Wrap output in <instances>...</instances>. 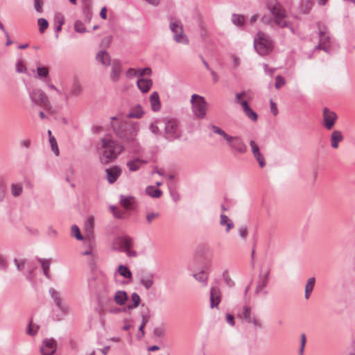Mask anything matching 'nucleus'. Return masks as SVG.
I'll list each match as a JSON object with an SVG mask.
<instances>
[{
  "label": "nucleus",
  "mask_w": 355,
  "mask_h": 355,
  "mask_svg": "<svg viewBox=\"0 0 355 355\" xmlns=\"http://www.w3.org/2000/svg\"><path fill=\"white\" fill-rule=\"evenodd\" d=\"M150 101L152 110L155 111V92L151 93L150 96Z\"/></svg>",
  "instance_id": "e2e57ef3"
},
{
  "label": "nucleus",
  "mask_w": 355,
  "mask_h": 355,
  "mask_svg": "<svg viewBox=\"0 0 355 355\" xmlns=\"http://www.w3.org/2000/svg\"><path fill=\"white\" fill-rule=\"evenodd\" d=\"M110 209H111L113 215L114 216V217L118 218H123V216H124V212L123 211H122L121 210H119L114 206H111Z\"/></svg>",
  "instance_id": "09e8293b"
},
{
  "label": "nucleus",
  "mask_w": 355,
  "mask_h": 355,
  "mask_svg": "<svg viewBox=\"0 0 355 355\" xmlns=\"http://www.w3.org/2000/svg\"><path fill=\"white\" fill-rule=\"evenodd\" d=\"M39 31L41 33H44L49 26L48 21L44 18H40L37 20Z\"/></svg>",
  "instance_id": "58836bf2"
},
{
  "label": "nucleus",
  "mask_w": 355,
  "mask_h": 355,
  "mask_svg": "<svg viewBox=\"0 0 355 355\" xmlns=\"http://www.w3.org/2000/svg\"><path fill=\"white\" fill-rule=\"evenodd\" d=\"M140 282L146 288H149L153 284V277L148 275H142L140 278Z\"/></svg>",
  "instance_id": "e433bc0d"
},
{
  "label": "nucleus",
  "mask_w": 355,
  "mask_h": 355,
  "mask_svg": "<svg viewBox=\"0 0 355 355\" xmlns=\"http://www.w3.org/2000/svg\"><path fill=\"white\" fill-rule=\"evenodd\" d=\"M37 73L38 78L42 79V78H46L49 76V71L48 68L45 67H38L37 68Z\"/></svg>",
  "instance_id": "ea45409f"
},
{
  "label": "nucleus",
  "mask_w": 355,
  "mask_h": 355,
  "mask_svg": "<svg viewBox=\"0 0 355 355\" xmlns=\"http://www.w3.org/2000/svg\"><path fill=\"white\" fill-rule=\"evenodd\" d=\"M320 42L315 46L316 49H322L325 52L330 51V37L327 33V28L323 27L322 29L320 28L319 31Z\"/></svg>",
  "instance_id": "ddd939ff"
},
{
  "label": "nucleus",
  "mask_w": 355,
  "mask_h": 355,
  "mask_svg": "<svg viewBox=\"0 0 355 355\" xmlns=\"http://www.w3.org/2000/svg\"><path fill=\"white\" fill-rule=\"evenodd\" d=\"M96 59L104 66H109L111 63L110 56L106 51H100L96 54Z\"/></svg>",
  "instance_id": "412c9836"
},
{
  "label": "nucleus",
  "mask_w": 355,
  "mask_h": 355,
  "mask_svg": "<svg viewBox=\"0 0 355 355\" xmlns=\"http://www.w3.org/2000/svg\"><path fill=\"white\" fill-rule=\"evenodd\" d=\"M28 95L33 105H37L44 109H49L50 107L48 96L42 89L35 88L28 90Z\"/></svg>",
  "instance_id": "0eeeda50"
},
{
  "label": "nucleus",
  "mask_w": 355,
  "mask_h": 355,
  "mask_svg": "<svg viewBox=\"0 0 355 355\" xmlns=\"http://www.w3.org/2000/svg\"><path fill=\"white\" fill-rule=\"evenodd\" d=\"M121 168L118 166H113L105 169L106 179L110 184L114 183L121 175Z\"/></svg>",
  "instance_id": "dca6fc26"
},
{
  "label": "nucleus",
  "mask_w": 355,
  "mask_h": 355,
  "mask_svg": "<svg viewBox=\"0 0 355 355\" xmlns=\"http://www.w3.org/2000/svg\"><path fill=\"white\" fill-rule=\"evenodd\" d=\"M14 263L15 264L17 269L19 271H22L25 266V259L19 260L17 259H14Z\"/></svg>",
  "instance_id": "8fccbe9b"
},
{
  "label": "nucleus",
  "mask_w": 355,
  "mask_h": 355,
  "mask_svg": "<svg viewBox=\"0 0 355 355\" xmlns=\"http://www.w3.org/2000/svg\"><path fill=\"white\" fill-rule=\"evenodd\" d=\"M42 355H53L56 351V342L53 339L46 338L41 347Z\"/></svg>",
  "instance_id": "2eb2a0df"
},
{
  "label": "nucleus",
  "mask_w": 355,
  "mask_h": 355,
  "mask_svg": "<svg viewBox=\"0 0 355 355\" xmlns=\"http://www.w3.org/2000/svg\"><path fill=\"white\" fill-rule=\"evenodd\" d=\"M117 272L121 276H122L128 279H130V281L132 280V272L126 266L119 265L118 267Z\"/></svg>",
  "instance_id": "a878e982"
},
{
  "label": "nucleus",
  "mask_w": 355,
  "mask_h": 355,
  "mask_svg": "<svg viewBox=\"0 0 355 355\" xmlns=\"http://www.w3.org/2000/svg\"><path fill=\"white\" fill-rule=\"evenodd\" d=\"M146 193L152 198H155V187L153 186H148L146 189Z\"/></svg>",
  "instance_id": "052dcab7"
},
{
  "label": "nucleus",
  "mask_w": 355,
  "mask_h": 355,
  "mask_svg": "<svg viewBox=\"0 0 355 355\" xmlns=\"http://www.w3.org/2000/svg\"><path fill=\"white\" fill-rule=\"evenodd\" d=\"M111 127L116 136L129 145L133 151L139 150V144L137 140V135L139 130L138 122L111 123Z\"/></svg>",
  "instance_id": "f257e3e1"
},
{
  "label": "nucleus",
  "mask_w": 355,
  "mask_h": 355,
  "mask_svg": "<svg viewBox=\"0 0 355 355\" xmlns=\"http://www.w3.org/2000/svg\"><path fill=\"white\" fill-rule=\"evenodd\" d=\"M250 146L251 147L252 153L254 157L255 155L261 153H260V150H259V146L257 144V143L254 141L250 140Z\"/></svg>",
  "instance_id": "de8ad7c7"
},
{
  "label": "nucleus",
  "mask_w": 355,
  "mask_h": 355,
  "mask_svg": "<svg viewBox=\"0 0 355 355\" xmlns=\"http://www.w3.org/2000/svg\"><path fill=\"white\" fill-rule=\"evenodd\" d=\"M101 142L99 159L103 164L114 161L124 149L123 146L110 137L101 138Z\"/></svg>",
  "instance_id": "f03ea898"
},
{
  "label": "nucleus",
  "mask_w": 355,
  "mask_h": 355,
  "mask_svg": "<svg viewBox=\"0 0 355 355\" xmlns=\"http://www.w3.org/2000/svg\"><path fill=\"white\" fill-rule=\"evenodd\" d=\"M146 320L145 319V317L143 316L142 322H141V325L139 326V333L137 336L138 339H141L144 336V326L146 324Z\"/></svg>",
  "instance_id": "6e6d98bb"
},
{
  "label": "nucleus",
  "mask_w": 355,
  "mask_h": 355,
  "mask_svg": "<svg viewBox=\"0 0 355 355\" xmlns=\"http://www.w3.org/2000/svg\"><path fill=\"white\" fill-rule=\"evenodd\" d=\"M210 128L214 133L222 136L226 140V141L230 140L231 136L227 135L223 130H222L219 127L215 125H210Z\"/></svg>",
  "instance_id": "c9c22d12"
},
{
  "label": "nucleus",
  "mask_w": 355,
  "mask_h": 355,
  "mask_svg": "<svg viewBox=\"0 0 355 355\" xmlns=\"http://www.w3.org/2000/svg\"><path fill=\"white\" fill-rule=\"evenodd\" d=\"M126 76L128 77V78H133V77H137V70L135 69H129L127 71H126Z\"/></svg>",
  "instance_id": "0e129e2a"
},
{
  "label": "nucleus",
  "mask_w": 355,
  "mask_h": 355,
  "mask_svg": "<svg viewBox=\"0 0 355 355\" xmlns=\"http://www.w3.org/2000/svg\"><path fill=\"white\" fill-rule=\"evenodd\" d=\"M232 22L236 26H241L244 22V17L241 15L234 14L232 17Z\"/></svg>",
  "instance_id": "a18cd8bd"
},
{
  "label": "nucleus",
  "mask_w": 355,
  "mask_h": 355,
  "mask_svg": "<svg viewBox=\"0 0 355 355\" xmlns=\"http://www.w3.org/2000/svg\"><path fill=\"white\" fill-rule=\"evenodd\" d=\"M285 83H286L285 80L282 76L278 75L275 77V87L277 89H279V88H281L282 86H284L285 85Z\"/></svg>",
  "instance_id": "49530a36"
},
{
  "label": "nucleus",
  "mask_w": 355,
  "mask_h": 355,
  "mask_svg": "<svg viewBox=\"0 0 355 355\" xmlns=\"http://www.w3.org/2000/svg\"><path fill=\"white\" fill-rule=\"evenodd\" d=\"M140 301L141 299L139 295L136 293H133L131 295V302L132 304L127 305L123 309V311L124 312H129L130 310L137 308L139 306Z\"/></svg>",
  "instance_id": "b1692460"
},
{
  "label": "nucleus",
  "mask_w": 355,
  "mask_h": 355,
  "mask_svg": "<svg viewBox=\"0 0 355 355\" xmlns=\"http://www.w3.org/2000/svg\"><path fill=\"white\" fill-rule=\"evenodd\" d=\"M38 329L39 326L33 324L32 320H31L27 328V334L30 336H35L37 334Z\"/></svg>",
  "instance_id": "c03bdc74"
},
{
  "label": "nucleus",
  "mask_w": 355,
  "mask_h": 355,
  "mask_svg": "<svg viewBox=\"0 0 355 355\" xmlns=\"http://www.w3.org/2000/svg\"><path fill=\"white\" fill-rule=\"evenodd\" d=\"M315 282V277H310L307 281V283L305 286L304 293V297L306 300L309 299L310 297L311 293H312L314 288Z\"/></svg>",
  "instance_id": "cd10ccee"
},
{
  "label": "nucleus",
  "mask_w": 355,
  "mask_h": 355,
  "mask_svg": "<svg viewBox=\"0 0 355 355\" xmlns=\"http://www.w3.org/2000/svg\"><path fill=\"white\" fill-rule=\"evenodd\" d=\"M137 85L140 91L143 93L147 92L152 85V81L150 79L140 78L137 81Z\"/></svg>",
  "instance_id": "4be33fe9"
},
{
  "label": "nucleus",
  "mask_w": 355,
  "mask_h": 355,
  "mask_svg": "<svg viewBox=\"0 0 355 355\" xmlns=\"http://www.w3.org/2000/svg\"><path fill=\"white\" fill-rule=\"evenodd\" d=\"M238 317L243 319L248 323H252L254 327H260L261 323L254 316L252 315L251 308L248 306H244L242 311L238 314Z\"/></svg>",
  "instance_id": "9b49d317"
},
{
  "label": "nucleus",
  "mask_w": 355,
  "mask_h": 355,
  "mask_svg": "<svg viewBox=\"0 0 355 355\" xmlns=\"http://www.w3.org/2000/svg\"><path fill=\"white\" fill-rule=\"evenodd\" d=\"M239 234L240 236L243 238V239H245L246 236H247V234H248V230H247V228L245 227H241L239 228Z\"/></svg>",
  "instance_id": "774afa93"
},
{
  "label": "nucleus",
  "mask_w": 355,
  "mask_h": 355,
  "mask_svg": "<svg viewBox=\"0 0 355 355\" xmlns=\"http://www.w3.org/2000/svg\"><path fill=\"white\" fill-rule=\"evenodd\" d=\"M83 13L85 17V21L87 23H89L92 18V11L91 8H84Z\"/></svg>",
  "instance_id": "3c124183"
},
{
  "label": "nucleus",
  "mask_w": 355,
  "mask_h": 355,
  "mask_svg": "<svg viewBox=\"0 0 355 355\" xmlns=\"http://www.w3.org/2000/svg\"><path fill=\"white\" fill-rule=\"evenodd\" d=\"M43 0H34V8L37 12H42L43 9Z\"/></svg>",
  "instance_id": "5fc2aeb1"
},
{
  "label": "nucleus",
  "mask_w": 355,
  "mask_h": 355,
  "mask_svg": "<svg viewBox=\"0 0 355 355\" xmlns=\"http://www.w3.org/2000/svg\"><path fill=\"white\" fill-rule=\"evenodd\" d=\"M151 70L150 68L138 69H137V78H143L144 76L150 73Z\"/></svg>",
  "instance_id": "864d4df0"
},
{
  "label": "nucleus",
  "mask_w": 355,
  "mask_h": 355,
  "mask_svg": "<svg viewBox=\"0 0 355 355\" xmlns=\"http://www.w3.org/2000/svg\"><path fill=\"white\" fill-rule=\"evenodd\" d=\"M254 47L260 55H266L272 51L273 42L269 35L259 31L254 39Z\"/></svg>",
  "instance_id": "20e7f679"
},
{
  "label": "nucleus",
  "mask_w": 355,
  "mask_h": 355,
  "mask_svg": "<svg viewBox=\"0 0 355 355\" xmlns=\"http://www.w3.org/2000/svg\"><path fill=\"white\" fill-rule=\"evenodd\" d=\"M305 344H306V336H305L304 334H302L301 335V346H300V348L299 349V354L300 355H303Z\"/></svg>",
  "instance_id": "13d9d810"
},
{
  "label": "nucleus",
  "mask_w": 355,
  "mask_h": 355,
  "mask_svg": "<svg viewBox=\"0 0 355 355\" xmlns=\"http://www.w3.org/2000/svg\"><path fill=\"white\" fill-rule=\"evenodd\" d=\"M164 123V137L168 140L173 141L181 136L180 122L175 118H166L163 120Z\"/></svg>",
  "instance_id": "39448f33"
},
{
  "label": "nucleus",
  "mask_w": 355,
  "mask_h": 355,
  "mask_svg": "<svg viewBox=\"0 0 355 355\" xmlns=\"http://www.w3.org/2000/svg\"><path fill=\"white\" fill-rule=\"evenodd\" d=\"M220 224L221 225H226V232H229L234 227L232 221L225 214L220 215Z\"/></svg>",
  "instance_id": "2f4dec72"
},
{
  "label": "nucleus",
  "mask_w": 355,
  "mask_h": 355,
  "mask_svg": "<svg viewBox=\"0 0 355 355\" xmlns=\"http://www.w3.org/2000/svg\"><path fill=\"white\" fill-rule=\"evenodd\" d=\"M114 300L115 302L119 305L125 304V302L128 300L127 293L124 291H118L116 292Z\"/></svg>",
  "instance_id": "393cba45"
},
{
  "label": "nucleus",
  "mask_w": 355,
  "mask_h": 355,
  "mask_svg": "<svg viewBox=\"0 0 355 355\" xmlns=\"http://www.w3.org/2000/svg\"><path fill=\"white\" fill-rule=\"evenodd\" d=\"M192 110L198 119H204L206 116L207 103L204 97L198 94H193L191 98Z\"/></svg>",
  "instance_id": "6e6552de"
},
{
  "label": "nucleus",
  "mask_w": 355,
  "mask_h": 355,
  "mask_svg": "<svg viewBox=\"0 0 355 355\" xmlns=\"http://www.w3.org/2000/svg\"><path fill=\"white\" fill-rule=\"evenodd\" d=\"M170 29L173 35V40L177 43L187 44L189 40L183 31V25L179 20H171L169 24Z\"/></svg>",
  "instance_id": "1a4fd4ad"
},
{
  "label": "nucleus",
  "mask_w": 355,
  "mask_h": 355,
  "mask_svg": "<svg viewBox=\"0 0 355 355\" xmlns=\"http://www.w3.org/2000/svg\"><path fill=\"white\" fill-rule=\"evenodd\" d=\"M16 71L18 73H25L26 71V67L19 60L16 64Z\"/></svg>",
  "instance_id": "bf43d9fd"
},
{
  "label": "nucleus",
  "mask_w": 355,
  "mask_h": 355,
  "mask_svg": "<svg viewBox=\"0 0 355 355\" xmlns=\"http://www.w3.org/2000/svg\"><path fill=\"white\" fill-rule=\"evenodd\" d=\"M49 143L51 145V150L55 154V155L58 156L60 153L59 148L57 144V141L54 136H51V138H49Z\"/></svg>",
  "instance_id": "4c0bfd02"
},
{
  "label": "nucleus",
  "mask_w": 355,
  "mask_h": 355,
  "mask_svg": "<svg viewBox=\"0 0 355 355\" xmlns=\"http://www.w3.org/2000/svg\"><path fill=\"white\" fill-rule=\"evenodd\" d=\"M270 110H271V112L275 115L276 116L278 113V109H277V107L275 104V103H274L272 100L270 101Z\"/></svg>",
  "instance_id": "69168bd1"
},
{
  "label": "nucleus",
  "mask_w": 355,
  "mask_h": 355,
  "mask_svg": "<svg viewBox=\"0 0 355 355\" xmlns=\"http://www.w3.org/2000/svg\"><path fill=\"white\" fill-rule=\"evenodd\" d=\"M323 125L327 130H331L337 119L336 114L327 107L323 109Z\"/></svg>",
  "instance_id": "f8f14e48"
},
{
  "label": "nucleus",
  "mask_w": 355,
  "mask_h": 355,
  "mask_svg": "<svg viewBox=\"0 0 355 355\" xmlns=\"http://www.w3.org/2000/svg\"><path fill=\"white\" fill-rule=\"evenodd\" d=\"M71 234L78 241L83 240V236H82L80 229L76 225H72L71 227Z\"/></svg>",
  "instance_id": "37998d69"
},
{
  "label": "nucleus",
  "mask_w": 355,
  "mask_h": 355,
  "mask_svg": "<svg viewBox=\"0 0 355 355\" xmlns=\"http://www.w3.org/2000/svg\"><path fill=\"white\" fill-rule=\"evenodd\" d=\"M121 67L117 62H114L112 65L110 77L112 81L117 82L120 78Z\"/></svg>",
  "instance_id": "5701e85b"
},
{
  "label": "nucleus",
  "mask_w": 355,
  "mask_h": 355,
  "mask_svg": "<svg viewBox=\"0 0 355 355\" xmlns=\"http://www.w3.org/2000/svg\"><path fill=\"white\" fill-rule=\"evenodd\" d=\"M229 146L239 153H245L247 151V146L239 137H230L227 141Z\"/></svg>",
  "instance_id": "4468645a"
},
{
  "label": "nucleus",
  "mask_w": 355,
  "mask_h": 355,
  "mask_svg": "<svg viewBox=\"0 0 355 355\" xmlns=\"http://www.w3.org/2000/svg\"><path fill=\"white\" fill-rule=\"evenodd\" d=\"M82 92V87L80 83L77 81H75L70 89L69 96H78Z\"/></svg>",
  "instance_id": "473e14b6"
},
{
  "label": "nucleus",
  "mask_w": 355,
  "mask_h": 355,
  "mask_svg": "<svg viewBox=\"0 0 355 355\" xmlns=\"http://www.w3.org/2000/svg\"><path fill=\"white\" fill-rule=\"evenodd\" d=\"M312 5H313V3L311 1H306L305 2L304 6L303 4L302 5L301 9H302V12L304 14L309 13L310 10L311 9Z\"/></svg>",
  "instance_id": "603ef678"
},
{
  "label": "nucleus",
  "mask_w": 355,
  "mask_h": 355,
  "mask_svg": "<svg viewBox=\"0 0 355 355\" xmlns=\"http://www.w3.org/2000/svg\"><path fill=\"white\" fill-rule=\"evenodd\" d=\"M49 293L51 295V297L53 300L55 306L60 311L62 314V317L58 318V320H61L63 316H65L69 313V306L64 302L63 297H62L60 292L57 291L53 288H50L49 290Z\"/></svg>",
  "instance_id": "9d476101"
},
{
  "label": "nucleus",
  "mask_w": 355,
  "mask_h": 355,
  "mask_svg": "<svg viewBox=\"0 0 355 355\" xmlns=\"http://www.w3.org/2000/svg\"><path fill=\"white\" fill-rule=\"evenodd\" d=\"M193 277L198 282L207 284V276L204 273V272H200L199 273L193 274Z\"/></svg>",
  "instance_id": "79ce46f5"
},
{
  "label": "nucleus",
  "mask_w": 355,
  "mask_h": 355,
  "mask_svg": "<svg viewBox=\"0 0 355 355\" xmlns=\"http://www.w3.org/2000/svg\"><path fill=\"white\" fill-rule=\"evenodd\" d=\"M144 112L142 111L141 107L137 105L132 108L130 112L127 114L128 118H135L139 119L142 116Z\"/></svg>",
  "instance_id": "7c9ffc66"
},
{
  "label": "nucleus",
  "mask_w": 355,
  "mask_h": 355,
  "mask_svg": "<svg viewBox=\"0 0 355 355\" xmlns=\"http://www.w3.org/2000/svg\"><path fill=\"white\" fill-rule=\"evenodd\" d=\"M266 6L272 14L277 26L280 28L288 27L294 33L291 24L286 20V13L282 6L277 0H268Z\"/></svg>",
  "instance_id": "7ed1b4c3"
},
{
  "label": "nucleus",
  "mask_w": 355,
  "mask_h": 355,
  "mask_svg": "<svg viewBox=\"0 0 355 355\" xmlns=\"http://www.w3.org/2000/svg\"><path fill=\"white\" fill-rule=\"evenodd\" d=\"M221 292L218 287H211L210 289V308L218 309L221 301Z\"/></svg>",
  "instance_id": "f3484780"
},
{
  "label": "nucleus",
  "mask_w": 355,
  "mask_h": 355,
  "mask_svg": "<svg viewBox=\"0 0 355 355\" xmlns=\"http://www.w3.org/2000/svg\"><path fill=\"white\" fill-rule=\"evenodd\" d=\"M343 140V136L340 130H334L331 132L330 141H331V146L336 149L338 148L339 142Z\"/></svg>",
  "instance_id": "6ab92c4d"
},
{
  "label": "nucleus",
  "mask_w": 355,
  "mask_h": 355,
  "mask_svg": "<svg viewBox=\"0 0 355 355\" xmlns=\"http://www.w3.org/2000/svg\"><path fill=\"white\" fill-rule=\"evenodd\" d=\"M241 105L243 107L245 114L252 121H257L258 117L257 114L250 108L248 102L246 101H242V102H241Z\"/></svg>",
  "instance_id": "aec40b11"
},
{
  "label": "nucleus",
  "mask_w": 355,
  "mask_h": 355,
  "mask_svg": "<svg viewBox=\"0 0 355 355\" xmlns=\"http://www.w3.org/2000/svg\"><path fill=\"white\" fill-rule=\"evenodd\" d=\"M74 29L76 32L84 33L87 31L85 25L80 20H76L74 23Z\"/></svg>",
  "instance_id": "a19ab883"
},
{
  "label": "nucleus",
  "mask_w": 355,
  "mask_h": 355,
  "mask_svg": "<svg viewBox=\"0 0 355 355\" xmlns=\"http://www.w3.org/2000/svg\"><path fill=\"white\" fill-rule=\"evenodd\" d=\"M38 261L41 264L43 274L45 275L46 277L49 279L50 278V275H49L50 260L39 258Z\"/></svg>",
  "instance_id": "c85d7f7f"
},
{
  "label": "nucleus",
  "mask_w": 355,
  "mask_h": 355,
  "mask_svg": "<svg viewBox=\"0 0 355 355\" xmlns=\"http://www.w3.org/2000/svg\"><path fill=\"white\" fill-rule=\"evenodd\" d=\"M166 334V329L164 325H161L157 327V337H164Z\"/></svg>",
  "instance_id": "680f3d73"
},
{
  "label": "nucleus",
  "mask_w": 355,
  "mask_h": 355,
  "mask_svg": "<svg viewBox=\"0 0 355 355\" xmlns=\"http://www.w3.org/2000/svg\"><path fill=\"white\" fill-rule=\"evenodd\" d=\"M269 277V271H267L266 274L261 278L260 282L258 283L257 288H256V293H259L261 291H262L267 285L268 280Z\"/></svg>",
  "instance_id": "c756f323"
},
{
  "label": "nucleus",
  "mask_w": 355,
  "mask_h": 355,
  "mask_svg": "<svg viewBox=\"0 0 355 355\" xmlns=\"http://www.w3.org/2000/svg\"><path fill=\"white\" fill-rule=\"evenodd\" d=\"M94 219L92 216L89 217L85 222V231L92 236Z\"/></svg>",
  "instance_id": "72a5a7b5"
},
{
  "label": "nucleus",
  "mask_w": 355,
  "mask_h": 355,
  "mask_svg": "<svg viewBox=\"0 0 355 355\" xmlns=\"http://www.w3.org/2000/svg\"><path fill=\"white\" fill-rule=\"evenodd\" d=\"M144 162L140 159H135L127 162V166L130 171H137L142 165Z\"/></svg>",
  "instance_id": "bb28decb"
},
{
  "label": "nucleus",
  "mask_w": 355,
  "mask_h": 355,
  "mask_svg": "<svg viewBox=\"0 0 355 355\" xmlns=\"http://www.w3.org/2000/svg\"><path fill=\"white\" fill-rule=\"evenodd\" d=\"M132 247V239L128 236H118L112 243V248L114 250L124 252L129 257H136L137 252L130 250Z\"/></svg>",
  "instance_id": "423d86ee"
},
{
  "label": "nucleus",
  "mask_w": 355,
  "mask_h": 355,
  "mask_svg": "<svg viewBox=\"0 0 355 355\" xmlns=\"http://www.w3.org/2000/svg\"><path fill=\"white\" fill-rule=\"evenodd\" d=\"M11 193L14 197L19 196L23 191V186L21 183H14L11 184Z\"/></svg>",
  "instance_id": "f704fd0d"
},
{
  "label": "nucleus",
  "mask_w": 355,
  "mask_h": 355,
  "mask_svg": "<svg viewBox=\"0 0 355 355\" xmlns=\"http://www.w3.org/2000/svg\"><path fill=\"white\" fill-rule=\"evenodd\" d=\"M256 160L259 162L260 167L263 168L266 165L265 159L261 153H259L254 156Z\"/></svg>",
  "instance_id": "4d7b16f0"
},
{
  "label": "nucleus",
  "mask_w": 355,
  "mask_h": 355,
  "mask_svg": "<svg viewBox=\"0 0 355 355\" xmlns=\"http://www.w3.org/2000/svg\"><path fill=\"white\" fill-rule=\"evenodd\" d=\"M120 204L125 209L132 210L137 206L136 198L133 196L124 195L120 196Z\"/></svg>",
  "instance_id": "a211bd4d"
},
{
  "label": "nucleus",
  "mask_w": 355,
  "mask_h": 355,
  "mask_svg": "<svg viewBox=\"0 0 355 355\" xmlns=\"http://www.w3.org/2000/svg\"><path fill=\"white\" fill-rule=\"evenodd\" d=\"M226 320L228 324H230L231 326L234 325V318L232 315L230 313L226 314Z\"/></svg>",
  "instance_id": "338daca9"
}]
</instances>
